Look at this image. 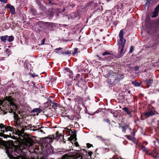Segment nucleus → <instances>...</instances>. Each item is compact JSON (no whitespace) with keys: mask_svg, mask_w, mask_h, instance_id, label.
<instances>
[{"mask_svg":"<svg viewBox=\"0 0 159 159\" xmlns=\"http://www.w3.org/2000/svg\"><path fill=\"white\" fill-rule=\"evenodd\" d=\"M4 148L6 150V152L8 156L10 157L13 158V155L18 156L16 153L19 154L21 152V150L20 147L15 145L11 141L5 142L0 138V148Z\"/></svg>","mask_w":159,"mask_h":159,"instance_id":"1","label":"nucleus"},{"mask_svg":"<svg viewBox=\"0 0 159 159\" xmlns=\"http://www.w3.org/2000/svg\"><path fill=\"white\" fill-rule=\"evenodd\" d=\"M78 153H79V155H74L71 154H66L64 155L61 159H77L81 157L80 159H83L82 158L83 156L87 155V152L85 149H80L78 150Z\"/></svg>","mask_w":159,"mask_h":159,"instance_id":"2","label":"nucleus"},{"mask_svg":"<svg viewBox=\"0 0 159 159\" xmlns=\"http://www.w3.org/2000/svg\"><path fill=\"white\" fill-rule=\"evenodd\" d=\"M6 101H7L6 102V104L5 106L6 110H10V111L12 112L13 110L16 109L17 107L14 103L13 102V99L12 98L11 96H8L6 98Z\"/></svg>","mask_w":159,"mask_h":159,"instance_id":"3","label":"nucleus"},{"mask_svg":"<svg viewBox=\"0 0 159 159\" xmlns=\"http://www.w3.org/2000/svg\"><path fill=\"white\" fill-rule=\"evenodd\" d=\"M108 79L110 80H112V78H114V80L116 82L119 81L121 80L124 78V75L123 74H118L116 73H114L113 71H110L108 75Z\"/></svg>","mask_w":159,"mask_h":159,"instance_id":"4","label":"nucleus"},{"mask_svg":"<svg viewBox=\"0 0 159 159\" xmlns=\"http://www.w3.org/2000/svg\"><path fill=\"white\" fill-rule=\"evenodd\" d=\"M44 24L47 26L50 31H53L55 30V28L57 25L55 23L49 22H45Z\"/></svg>","mask_w":159,"mask_h":159,"instance_id":"5","label":"nucleus"},{"mask_svg":"<svg viewBox=\"0 0 159 159\" xmlns=\"http://www.w3.org/2000/svg\"><path fill=\"white\" fill-rule=\"evenodd\" d=\"M62 136V134H59L58 132H57L56 135H50L48 137H45V139H51V142H52L53 141V139H57L58 138H60Z\"/></svg>","mask_w":159,"mask_h":159,"instance_id":"6","label":"nucleus"},{"mask_svg":"<svg viewBox=\"0 0 159 159\" xmlns=\"http://www.w3.org/2000/svg\"><path fill=\"white\" fill-rule=\"evenodd\" d=\"M0 129H1V131L3 133L5 132H7L9 131H11L13 129V128L11 126H5L3 124H0Z\"/></svg>","mask_w":159,"mask_h":159,"instance_id":"7","label":"nucleus"},{"mask_svg":"<svg viewBox=\"0 0 159 159\" xmlns=\"http://www.w3.org/2000/svg\"><path fill=\"white\" fill-rule=\"evenodd\" d=\"M156 113L157 114H158V113L155 111L150 110L148 112L144 113L143 114L145 116L147 117H148L149 116L156 115Z\"/></svg>","mask_w":159,"mask_h":159,"instance_id":"8","label":"nucleus"},{"mask_svg":"<svg viewBox=\"0 0 159 159\" xmlns=\"http://www.w3.org/2000/svg\"><path fill=\"white\" fill-rule=\"evenodd\" d=\"M119 46V50L120 49V50L119 52V53L117 57L118 58L120 57L122 55V54L123 53V51L124 50V48L125 46V45H123V44H120Z\"/></svg>","mask_w":159,"mask_h":159,"instance_id":"9","label":"nucleus"},{"mask_svg":"<svg viewBox=\"0 0 159 159\" xmlns=\"http://www.w3.org/2000/svg\"><path fill=\"white\" fill-rule=\"evenodd\" d=\"M16 110H13L12 112H11H11L10 111V110H7L9 112L13 113H14V120H15V122H16V124H17V123L18 122L19 119V117H18V115L17 114L15 113Z\"/></svg>","mask_w":159,"mask_h":159,"instance_id":"10","label":"nucleus"},{"mask_svg":"<svg viewBox=\"0 0 159 159\" xmlns=\"http://www.w3.org/2000/svg\"><path fill=\"white\" fill-rule=\"evenodd\" d=\"M25 141L27 144L30 146H32L34 144L33 139L31 138H27L26 139Z\"/></svg>","mask_w":159,"mask_h":159,"instance_id":"11","label":"nucleus"},{"mask_svg":"<svg viewBox=\"0 0 159 159\" xmlns=\"http://www.w3.org/2000/svg\"><path fill=\"white\" fill-rule=\"evenodd\" d=\"M25 69L26 68L27 70H31V65L28 61H25L24 64Z\"/></svg>","mask_w":159,"mask_h":159,"instance_id":"12","label":"nucleus"},{"mask_svg":"<svg viewBox=\"0 0 159 159\" xmlns=\"http://www.w3.org/2000/svg\"><path fill=\"white\" fill-rule=\"evenodd\" d=\"M41 109L39 108H35L31 111V113H35L34 114L33 116H35L36 115L38 116L39 114V113H40L41 112Z\"/></svg>","mask_w":159,"mask_h":159,"instance_id":"13","label":"nucleus"},{"mask_svg":"<svg viewBox=\"0 0 159 159\" xmlns=\"http://www.w3.org/2000/svg\"><path fill=\"white\" fill-rule=\"evenodd\" d=\"M54 9L53 8L49 9L48 11L47 14L49 17H52L54 15Z\"/></svg>","mask_w":159,"mask_h":159,"instance_id":"14","label":"nucleus"},{"mask_svg":"<svg viewBox=\"0 0 159 159\" xmlns=\"http://www.w3.org/2000/svg\"><path fill=\"white\" fill-rule=\"evenodd\" d=\"M129 125H125L124 126H119V128L122 129V132L124 133H125L126 129L128 128L130 130H131V129L129 128Z\"/></svg>","mask_w":159,"mask_h":159,"instance_id":"15","label":"nucleus"},{"mask_svg":"<svg viewBox=\"0 0 159 159\" xmlns=\"http://www.w3.org/2000/svg\"><path fill=\"white\" fill-rule=\"evenodd\" d=\"M7 37H8V36L7 35L1 36L0 37V39L1 41L4 42V43H6V40H7Z\"/></svg>","mask_w":159,"mask_h":159,"instance_id":"16","label":"nucleus"},{"mask_svg":"<svg viewBox=\"0 0 159 159\" xmlns=\"http://www.w3.org/2000/svg\"><path fill=\"white\" fill-rule=\"evenodd\" d=\"M153 80L151 79H146L145 80V82L147 84H148V86H149L150 84H151L153 83Z\"/></svg>","mask_w":159,"mask_h":159,"instance_id":"17","label":"nucleus"},{"mask_svg":"<svg viewBox=\"0 0 159 159\" xmlns=\"http://www.w3.org/2000/svg\"><path fill=\"white\" fill-rule=\"evenodd\" d=\"M122 109L124 110L125 112H126V113L128 115H129L130 116H131V112L130 111H129V109L126 107H123V108H122Z\"/></svg>","mask_w":159,"mask_h":159,"instance_id":"18","label":"nucleus"},{"mask_svg":"<svg viewBox=\"0 0 159 159\" xmlns=\"http://www.w3.org/2000/svg\"><path fill=\"white\" fill-rule=\"evenodd\" d=\"M9 8L11 13L12 14H15V9L14 7L13 6L10 5Z\"/></svg>","mask_w":159,"mask_h":159,"instance_id":"19","label":"nucleus"},{"mask_svg":"<svg viewBox=\"0 0 159 159\" xmlns=\"http://www.w3.org/2000/svg\"><path fill=\"white\" fill-rule=\"evenodd\" d=\"M120 38V42L118 44L119 45H120V44H123V45H125V40H124L123 41L124 38L123 37H119Z\"/></svg>","mask_w":159,"mask_h":159,"instance_id":"20","label":"nucleus"},{"mask_svg":"<svg viewBox=\"0 0 159 159\" xmlns=\"http://www.w3.org/2000/svg\"><path fill=\"white\" fill-rule=\"evenodd\" d=\"M71 52L67 51H61L60 52V54H65V55H70L71 54Z\"/></svg>","mask_w":159,"mask_h":159,"instance_id":"21","label":"nucleus"},{"mask_svg":"<svg viewBox=\"0 0 159 159\" xmlns=\"http://www.w3.org/2000/svg\"><path fill=\"white\" fill-rule=\"evenodd\" d=\"M132 84L136 87H139L140 86L141 84L139 82H136L135 81H132Z\"/></svg>","mask_w":159,"mask_h":159,"instance_id":"22","label":"nucleus"},{"mask_svg":"<svg viewBox=\"0 0 159 159\" xmlns=\"http://www.w3.org/2000/svg\"><path fill=\"white\" fill-rule=\"evenodd\" d=\"M69 118V119H70V120H74L75 119L76 120V118H77V120L79 119V118L78 117H77L76 116H75L74 115H71V116H67Z\"/></svg>","mask_w":159,"mask_h":159,"instance_id":"23","label":"nucleus"},{"mask_svg":"<svg viewBox=\"0 0 159 159\" xmlns=\"http://www.w3.org/2000/svg\"><path fill=\"white\" fill-rule=\"evenodd\" d=\"M158 12L154 10V12H153L152 15L151 16L152 18L157 17L158 16Z\"/></svg>","mask_w":159,"mask_h":159,"instance_id":"24","label":"nucleus"},{"mask_svg":"<svg viewBox=\"0 0 159 159\" xmlns=\"http://www.w3.org/2000/svg\"><path fill=\"white\" fill-rule=\"evenodd\" d=\"M7 38H8L7 40L9 42H12L14 39V37L12 35L8 36V37H7Z\"/></svg>","mask_w":159,"mask_h":159,"instance_id":"25","label":"nucleus"},{"mask_svg":"<svg viewBox=\"0 0 159 159\" xmlns=\"http://www.w3.org/2000/svg\"><path fill=\"white\" fill-rule=\"evenodd\" d=\"M50 105L51 106H52V108H53L55 109V108H56V107L58 106V104L57 103L52 102L50 104Z\"/></svg>","mask_w":159,"mask_h":159,"instance_id":"26","label":"nucleus"},{"mask_svg":"<svg viewBox=\"0 0 159 159\" xmlns=\"http://www.w3.org/2000/svg\"><path fill=\"white\" fill-rule=\"evenodd\" d=\"M125 95L123 93H121L119 94V99L120 100H123L125 98Z\"/></svg>","mask_w":159,"mask_h":159,"instance_id":"27","label":"nucleus"},{"mask_svg":"<svg viewBox=\"0 0 159 159\" xmlns=\"http://www.w3.org/2000/svg\"><path fill=\"white\" fill-rule=\"evenodd\" d=\"M39 9L41 11H44L46 9V7L41 4H39Z\"/></svg>","mask_w":159,"mask_h":159,"instance_id":"28","label":"nucleus"},{"mask_svg":"<svg viewBox=\"0 0 159 159\" xmlns=\"http://www.w3.org/2000/svg\"><path fill=\"white\" fill-rule=\"evenodd\" d=\"M124 34V32L122 30H120L119 34V37H123V35Z\"/></svg>","mask_w":159,"mask_h":159,"instance_id":"29","label":"nucleus"},{"mask_svg":"<svg viewBox=\"0 0 159 159\" xmlns=\"http://www.w3.org/2000/svg\"><path fill=\"white\" fill-rule=\"evenodd\" d=\"M24 127L27 129H30V130H32V126H31V125H28L27 126H25Z\"/></svg>","mask_w":159,"mask_h":159,"instance_id":"30","label":"nucleus"},{"mask_svg":"<svg viewBox=\"0 0 159 159\" xmlns=\"http://www.w3.org/2000/svg\"><path fill=\"white\" fill-rule=\"evenodd\" d=\"M103 121L107 123L108 125H111L110 120L107 119H105L103 120Z\"/></svg>","mask_w":159,"mask_h":159,"instance_id":"31","label":"nucleus"},{"mask_svg":"<svg viewBox=\"0 0 159 159\" xmlns=\"http://www.w3.org/2000/svg\"><path fill=\"white\" fill-rule=\"evenodd\" d=\"M6 53L7 54L8 56L11 54V52L10 50L9 49H7L6 51Z\"/></svg>","mask_w":159,"mask_h":159,"instance_id":"32","label":"nucleus"},{"mask_svg":"<svg viewBox=\"0 0 159 159\" xmlns=\"http://www.w3.org/2000/svg\"><path fill=\"white\" fill-rule=\"evenodd\" d=\"M142 150L143 152H145L146 153L147 152H148V149L145 146L143 147Z\"/></svg>","mask_w":159,"mask_h":159,"instance_id":"33","label":"nucleus"},{"mask_svg":"<svg viewBox=\"0 0 159 159\" xmlns=\"http://www.w3.org/2000/svg\"><path fill=\"white\" fill-rule=\"evenodd\" d=\"M71 133L73 134V135L74 137L75 138L76 137V131L75 130H74L73 131H72Z\"/></svg>","mask_w":159,"mask_h":159,"instance_id":"34","label":"nucleus"},{"mask_svg":"<svg viewBox=\"0 0 159 159\" xmlns=\"http://www.w3.org/2000/svg\"><path fill=\"white\" fill-rule=\"evenodd\" d=\"M134 48V47L133 46H131L130 48V49L129 51V53H132L133 52V49Z\"/></svg>","mask_w":159,"mask_h":159,"instance_id":"35","label":"nucleus"},{"mask_svg":"<svg viewBox=\"0 0 159 159\" xmlns=\"http://www.w3.org/2000/svg\"><path fill=\"white\" fill-rule=\"evenodd\" d=\"M30 76H31V77H32L33 78H34L36 76H38V75H36V74L34 73L33 74H30Z\"/></svg>","mask_w":159,"mask_h":159,"instance_id":"36","label":"nucleus"},{"mask_svg":"<svg viewBox=\"0 0 159 159\" xmlns=\"http://www.w3.org/2000/svg\"><path fill=\"white\" fill-rule=\"evenodd\" d=\"M93 153L92 152L89 151L88 152H87V156H89L91 158V156Z\"/></svg>","mask_w":159,"mask_h":159,"instance_id":"37","label":"nucleus"},{"mask_svg":"<svg viewBox=\"0 0 159 159\" xmlns=\"http://www.w3.org/2000/svg\"><path fill=\"white\" fill-rule=\"evenodd\" d=\"M74 80H75V83L78 86H79L80 85V81H79L77 80V79H74Z\"/></svg>","mask_w":159,"mask_h":159,"instance_id":"38","label":"nucleus"},{"mask_svg":"<svg viewBox=\"0 0 159 159\" xmlns=\"http://www.w3.org/2000/svg\"><path fill=\"white\" fill-rule=\"evenodd\" d=\"M78 50V49L77 48H75L74 49V52L72 53L73 55H75L78 52L77 51Z\"/></svg>","mask_w":159,"mask_h":159,"instance_id":"39","label":"nucleus"},{"mask_svg":"<svg viewBox=\"0 0 159 159\" xmlns=\"http://www.w3.org/2000/svg\"><path fill=\"white\" fill-rule=\"evenodd\" d=\"M43 128H44L42 126L41 127L38 128V129H32V130L34 131H38V130H39L40 129Z\"/></svg>","mask_w":159,"mask_h":159,"instance_id":"40","label":"nucleus"},{"mask_svg":"<svg viewBox=\"0 0 159 159\" xmlns=\"http://www.w3.org/2000/svg\"><path fill=\"white\" fill-rule=\"evenodd\" d=\"M87 147L88 148H89L93 146V145L91 144H90L89 143H87L86 144Z\"/></svg>","mask_w":159,"mask_h":159,"instance_id":"41","label":"nucleus"},{"mask_svg":"<svg viewBox=\"0 0 159 159\" xmlns=\"http://www.w3.org/2000/svg\"><path fill=\"white\" fill-rule=\"evenodd\" d=\"M25 129L24 128H22L21 130L20 131V134H23L25 131Z\"/></svg>","mask_w":159,"mask_h":159,"instance_id":"42","label":"nucleus"},{"mask_svg":"<svg viewBox=\"0 0 159 159\" xmlns=\"http://www.w3.org/2000/svg\"><path fill=\"white\" fill-rule=\"evenodd\" d=\"M18 113L19 114H20V116H21V117H19V121H20V119H22L23 118V116H21V115H22V113H21L20 112V111H18Z\"/></svg>","mask_w":159,"mask_h":159,"instance_id":"43","label":"nucleus"},{"mask_svg":"<svg viewBox=\"0 0 159 159\" xmlns=\"http://www.w3.org/2000/svg\"><path fill=\"white\" fill-rule=\"evenodd\" d=\"M0 1L4 3H7V0H0Z\"/></svg>","mask_w":159,"mask_h":159,"instance_id":"44","label":"nucleus"},{"mask_svg":"<svg viewBox=\"0 0 159 159\" xmlns=\"http://www.w3.org/2000/svg\"><path fill=\"white\" fill-rule=\"evenodd\" d=\"M109 54H111L107 52H105L104 53H103L102 54V55L103 56H105L106 55H109Z\"/></svg>","mask_w":159,"mask_h":159,"instance_id":"45","label":"nucleus"},{"mask_svg":"<svg viewBox=\"0 0 159 159\" xmlns=\"http://www.w3.org/2000/svg\"><path fill=\"white\" fill-rule=\"evenodd\" d=\"M126 137L127 139H129V140H132L131 137L130 135H126Z\"/></svg>","mask_w":159,"mask_h":159,"instance_id":"46","label":"nucleus"},{"mask_svg":"<svg viewBox=\"0 0 159 159\" xmlns=\"http://www.w3.org/2000/svg\"><path fill=\"white\" fill-rule=\"evenodd\" d=\"M146 154L148 155L149 156H151L152 157L153 156V154L151 153H148V152H147L146 153Z\"/></svg>","mask_w":159,"mask_h":159,"instance_id":"47","label":"nucleus"},{"mask_svg":"<svg viewBox=\"0 0 159 159\" xmlns=\"http://www.w3.org/2000/svg\"><path fill=\"white\" fill-rule=\"evenodd\" d=\"M152 157L155 159H159V156L157 155L156 156L155 155H153Z\"/></svg>","mask_w":159,"mask_h":159,"instance_id":"48","label":"nucleus"},{"mask_svg":"<svg viewBox=\"0 0 159 159\" xmlns=\"http://www.w3.org/2000/svg\"><path fill=\"white\" fill-rule=\"evenodd\" d=\"M45 40V39H44L42 40L41 43V45H43L44 44Z\"/></svg>","mask_w":159,"mask_h":159,"instance_id":"49","label":"nucleus"},{"mask_svg":"<svg viewBox=\"0 0 159 159\" xmlns=\"http://www.w3.org/2000/svg\"><path fill=\"white\" fill-rule=\"evenodd\" d=\"M154 10L158 12L159 11V7L157 6L154 9Z\"/></svg>","mask_w":159,"mask_h":159,"instance_id":"50","label":"nucleus"},{"mask_svg":"<svg viewBox=\"0 0 159 159\" xmlns=\"http://www.w3.org/2000/svg\"><path fill=\"white\" fill-rule=\"evenodd\" d=\"M157 128L159 129V119L157 121Z\"/></svg>","mask_w":159,"mask_h":159,"instance_id":"51","label":"nucleus"},{"mask_svg":"<svg viewBox=\"0 0 159 159\" xmlns=\"http://www.w3.org/2000/svg\"><path fill=\"white\" fill-rule=\"evenodd\" d=\"M39 125H38L37 126H32V128H33L37 129H38V128H39Z\"/></svg>","mask_w":159,"mask_h":159,"instance_id":"52","label":"nucleus"},{"mask_svg":"<svg viewBox=\"0 0 159 159\" xmlns=\"http://www.w3.org/2000/svg\"><path fill=\"white\" fill-rule=\"evenodd\" d=\"M97 138H99L101 140H105V139H103V138L101 137V136H97Z\"/></svg>","mask_w":159,"mask_h":159,"instance_id":"53","label":"nucleus"},{"mask_svg":"<svg viewBox=\"0 0 159 159\" xmlns=\"http://www.w3.org/2000/svg\"><path fill=\"white\" fill-rule=\"evenodd\" d=\"M134 69L135 71H137L139 69V67L138 66H136L135 67Z\"/></svg>","mask_w":159,"mask_h":159,"instance_id":"54","label":"nucleus"},{"mask_svg":"<svg viewBox=\"0 0 159 159\" xmlns=\"http://www.w3.org/2000/svg\"><path fill=\"white\" fill-rule=\"evenodd\" d=\"M150 3V1H149V0H147L146 4L147 5H149Z\"/></svg>","mask_w":159,"mask_h":159,"instance_id":"55","label":"nucleus"},{"mask_svg":"<svg viewBox=\"0 0 159 159\" xmlns=\"http://www.w3.org/2000/svg\"><path fill=\"white\" fill-rule=\"evenodd\" d=\"M144 146L142 144H139V147L141 148V149H142L143 147H144Z\"/></svg>","mask_w":159,"mask_h":159,"instance_id":"56","label":"nucleus"},{"mask_svg":"<svg viewBox=\"0 0 159 159\" xmlns=\"http://www.w3.org/2000/svg\"><path fill=\"white\" fill-rule=\"evenodd\" d=\"M56 80V79H55L54 78H52L51 79V81H52V82H53V81H54L55 80Z\"/></svg>","mask_w":159,"mask_h":159,"instance_id":"57","label":"nucleus"},{"mask_svg":"<svg viewBox=\"0 0 159 159\" xmlns=\"http://www.w3.org/2000/svg\"><path fill=\"white\" fill-rule=\"evenodd\" d=\"M116 156H114L112 157V158L111 159H119V158H116Z\"/></svg>","mask_w":159,"mask_h":159,"instance_id":"58","label":"nucleus"},{"mask_svg":"<svg viewBox=\"0 0 159 159\" xmlns=\"http://www.w3.org/2000/svg\"><path fill=\"white\" fill-rule=\"evenodd\" d=\"M99 111H101V109H98V110L96 111L95 112V113H98L99 112Z\"/></svg>","mask_w":159,"mask_h":159,"instance_id":"59","label":"nucleus"},{"mask_svg":"<svg viewBox=\"0 0 159 159\" xmlns=\"http://www.w3.org/2000/svg\"><path fill=\"white\" fill-rule=\"evenodd\" d=\"M75 145L76 147H78L79 146V144L78 142H76L75 143Z\"/></svg>","mask_w":159,"mask_h":159,"instance_id":"60","label":"nucleus"},{"mask_svg":"<svg viewBox=\"0 0 159 159\" xmlns=\"http://www.w3.org/2000/svg\"><path fill=\"white\" fill-rule=\"evenodd\" d=\"M80 76V75L79 74H77L76 75V77L77 79Z\"/></svg>","mask_w":159,"mask_h":159,"instance_id":"61","label":"nucleus"},{"mask_svg":"<svg viewBox=\"0 0 159 159\" xmlns=\"http://www.w3.org/2000/svg\"><path fill=\"white\" fill-rule=\"evenodd\" d=\"M62 49V48H56L55 49L56 50H61Z\"/></svg>","mask_w":159,"mask_h":159,"instance_id":"62","label":"nucleus"},{"mask_svg":"<svg viewBox=\"0 0 159 159\" xmlns=\"http://www.w3.org/2000/svg\"><path fill=\"white\" fill-rule=\"evenodd\" d=\"M66 10V9L65 8H63V9L62 10V12H64Z\"/></svg>","mask_w":159,"mask_h":159,"instance_id":"63","label":"nucleus"},{"mask_svg":"<svg viewBox=\"0 0 159 159\" xmlns=\"http://www.w3.org/2000/svg\"><path fill=\"white\" fill-rule=\"evenodd\" d=\"M39 131H40L41 132V133H43L45 134V133L43 132V130H41L40 129V130H39Z\"/></svg>","mask_w":159,"mask_h":159,"instance_id":"64","label":"nucleus"}]
</instances>
